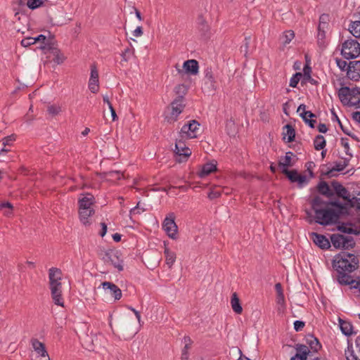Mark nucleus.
Returning <instances> with one entry per match:
<instances>
[{"instance_id":"f257e3e1","label":"nucleus","mask_w":360,"mask_h":360,"mask_svg":"<svg viewBox=\"0 0 360 360\" xmlns=\"http://www.w3.org/2000/svg\"><path fill=\"white\" fill-rule=\"evenodd\" d=\"M359 260L352 253L342 251L337 254L332 261L333 268L337 272V281L342 285H350L360 292V280L356 281L349 275L359 268Z\"/></svg>"},{"instance_id":"f03ea898","label":"nucleus","mask_w":360,"mask_h":360,"mask_svg":"<svg viewBox=\"0 0 360 360\" xmlns=\"http://www.w3.org/2000/svg\"><path fill=\"white\" fill-rule=\"evenodd\" d=\"M330 206L333 208H328L321 211L323 214L324 226L337 224L340 217L349 214V209L351 208L347 202H342L338 199L330 200Z\"/></svg>"},{"instance_id":"7ed1b4c3","label":"nucleus","mask_w":360,"mask_h":360,"mask_svg":"<svg viewBox=\"0 0 360 360\" xmlns=\"http://www.w3.org/2000/svg\"><path fill=\"white\" fill-rule=\"evenodd\" d=\"M318 192L330 200H333V197L335 195L338 198L348 199L349 191L345 188L340 182L336 180H333L330 182V186L324 181H321L316 186Z\"/></svg>"},{"instance_id":"20e7f679","label":"nucleus","mask_w":360,"mask_h":360,"mask_svg":"<svg viewBox=\"0 0 360 360\" xmlns=\"http://www.w3.org/2000/svg\"><path fill=\"white\" fill-rule=\"evenodd\" d=\"M62 271L57 267L49 270V288L51 297L56 305L63 307L64 302L62 296Z\"/></svg>"},{"instance_id":"39448f33","label":"nucleus","mask_w":360,"mask_h":360,"mask_svg":"<svg viewBox=\"0 0 360 360\" xmlns=\"http://www.w3.org/2000/svg\"><path fill=\"white\" fill-rule=\"evenodd\" d=\"M218 89V73L212 66H207L203 70L202 90L204 93L214 94Z\"/></svg>"},{"instance_id":"423d86ee","label":"nucleus","mask_w":360,"mask_h":360,"mask_svg":"<svg viewBox=\"0 0 360 360\" xmlns=\"http://www.w3.org/2000/svg\"><path fill=\"white\" fill-rule=\"evenodd\" d=\"M121 255L120 251L112 249L104 250L100 253L103 262L113 266L118 271H122L124 269L123 260L121 258Z\"/></svg>"},{"instance_id":"0eeeda50","label":"nucleus","mask_w":360,"mask_h":360,"mask_svg":"<svg viewBox=\"0 0 360 360\" xmlns=\"http://www.w3.org/2000/svg\"><path fill=\"white\" fill-rule=\"evenodd\" d=\"M341 55L346 59H354L360 55V44L353 39L346 40L342 45Z\"/></svg>"},{"instance_id":"6e6552de","label":"nucleus","mask_w":360,"mask_h":360,"mask_svg":"<svg viewBox=\"0 0 360 360\" xmlns=\"http://www.w3.org/2000/svg\"><path fill=\"white\" fill-rule=\"evenodd\" d=\"M329 202H330V200H328V201L323 200L319 195H316L311 200V208L313 209V210L315 212V218H316L315 221L317 224L324 226V224H323L324 221L323 219V212H321V211L326 210L328 208H319V207L322 206V205L330 206V204H328Z\"/></svg>"},{"instance_id":"1a4fd4ad","label":"nucleus","mask_w":360,"mask_h":360,"mask_svg":"<svg viewBox=\"0 0 360 360\" xmlns=\"http://www.w3.org/2000/svg\"><path fill=\"white\" fill-rule=\"evenodd\" d=\"M183 139L180 136V139H176L175 143L174 153L176 161L179 162H186L191 155V150L186 146Z\"/></svg>"},{"instance_id":"9d476101","label":"nucleus","mask_w":360,"mask_h":360,"mask_svg":"<svg viewBox=\"0 0 360 360\" xmlns=\"http://www.w3.org/2000/svg\"><path fill=\"white\" fill-rule=\"evenodd\" d=\"M200 124L195 120H190L181 129L180 136L181 139H194L198 136Z\"/></svg>"},{"instance_id":"9b49d317","label":"nucleus","mask_w":360,"mask_h":360,"mask_svg":"<svg viewBox=\"0 0 360 360\" xmlns=\"http://www.w3.org/2000/svg\"><path fill=\"white\" fill-rule=\"evenodd\" d=\"M175 215L173 212L169 213L164 219L162 227L167 236L172 239H176L178 227L175 223Z\"/></svg>"},{"instance_id":"f8f14e48","label":"nucleus","mask_w":360,"mask_h":360,"mask_svg":"<svg viewBox=\"0 0 360 360\" xmlns=\"http://www.w3.org/2000/svg\"><path fill=\"white\" fill-rule=\"evenodd\" d=\"M358 96L360 97V88L357 86L352 89L348 86H342L338 90V97L343 105L349 103V100H350L348 98L349 96L356 98Z\"/></svg>"},{"instance_id":"ddd939ff","label":"nucleus","mask_w":360,"mask_h":360,"mask_svg":"<svg viewBox=\"0 0 360 360\" xmlns=\"http://www.w3.org/2000/svg\"><path fill=\"white\" fill-rule=\"evenodd\" d=\"M284 174L286 176L288 179L291 183H297V186L300 188L304 187L307 185L309 182V180L307 178L306 176L300 174L296 169L292 170H285Z\"/></svg>"},{"instance_id":"4468645a","label":"nucleus","mask_w":360,"mask_h":360,"mask_svg":"<svg viewBox=\"0 0 360 360\" xmlns=\"http://www.w3.org/2000/svg\"><path fill=\"white\" fill-rule=\"evenodd\" d=\"M296 353L290 360H308L309 357L312 356L311 350L304 344H296L294 346Z\"/></svg>"},{"instance_id":"2eb2a0df","label":"nucleus","mask_w":360,"mask_h":360,"mask_svg":"<svg viewBox=\"0 0 360 360\" xmlns=\"http://www.w3.org/2000/svg\"><path fill=\"white\" fill-rule=\"evenodd\" d=\"M172 113L171 117L169 118V122H175L179 114L182 112L185 107L184 101L181 100V96H176V98L172 102Z\"/></svg>"},{"instance_id":"dca6fc26","label":"nucleus","mask_w":360,"mask_h":360,"mask_svg":"<svg viewBox=\"0 0 360 360\" xmlns=\"http://www.w3.org/2000/svg\"><path fill=\"white\" fill-rule=\"evenodd\" d=\"M99 77L97 68L95 64L91 65V75L89 81V89L93 94L98 91Z\"/></svg>"},{"instance_id":"f3484780","label":"nucleus","mask_w":360,"mask_h":360,"mask_svg":"<svg viewBox=\"0 0 360 360\" xmlns=\"http://www.w3.org/2000/svg\"><path fill=\"white\" fill-rule=\"evenodd\" d=\"M311 238L315 245L322 250H328L330 248V242L324 235L312 232Z\"/></svg>"},{"instance_id":"a211bd4d","label":"nucleus","mask_w":360,"mask_h":360,"mask_svg":"<svg viewBox=\"0 0 360 360\" xmlns=\"http://www.w3.org/2000/svg\"><path fill=\"white\" fill-rule=\"evenodd\" d=\"M82 197L78 199V205L79 210L94 209L92 206L95 202V198L91 193H87L85 195L82 194Z\"/></svg>"},{"instance_id":"6ab92c4d","label":"nucleus","mask_w":360,"mask_h":360,"mask_svg":"<svg viewBox=\"0 0 360 360\" xmlns=\"http://www.w3.org/2000/svg\"><path fill=\"white\" fill-rule=\"evenodd\" d=\"M305 341L309 345L308 347L311 350L312 356L314 353H317L322 348V345L319 339L311 333H309L305 336Z\"/></svg>"},{"instance_id":"aec40b11","label":"nucleus","mask_w":360,"mask_h":360,"mask_svg":"<svg viewBox=\"0 0 360 360\" xmlns=\"http://www.w3.org/2000/svg\"><path fill=\"white\" fill-rule=\"evenodd\" d=\"M183 70L186 74L196 75L199 72L198 62L195 59L187 60L183 64Z\"/></svg>"},{"instance_id":"412c9836","label":"nucleus","mask_w":360,"mask_h":360,"mask_svg":"<svg viewBox=\"0 0 360 360\" xmlns=\"http://www.w3.org/2000/svg\"><path fill=\"white\" fill-rule=\"evenodd\" d=\"M31 345L34 352L41 357L45 358V360H50L45 345L39 340L33 338L31 340Z\"/></svg>"},{"instance_id":"4be33fe9","label":"nucleus","mask_w":360,"mask_h":360,"mask_svg":"<svg viewBox=\"0 0 360 360\" xmlns=\"http://www.w3.org/2000/svg\"><path fill=\"white\" fill-rule=\"evenodd\" d=\"M101 285L104 290H109V293L115 298V300H118L122 297V290L113 283L104 281Z\"/></svg>"},{"instance_id":"5701e85b","label":"nucleus","mask_w":360,"mask_h":360,"mask_svg":"<svg viewBox=\"0 0 360 360\" xmlns=\"http://www.w3.org/2000/svg\"><path fill=\"white\" fill-rule=\"evenodd\" d=\"M197 28L200 33V34L203 37H207L210 33V26L203 17L202 14H199L196 20Z\"/></svg>"},{"instance_id":"b1692460","label":"nucleus","mask_w":360,"mask_h":360,"mask_svg":"<svg viewBox=\"0 0 360 360\" xmlns=\"http://www.w3.org/2000/svg\"><path fill=\"white\" fill-rule=\"evenodd\" d=\"M217 162L213 160L212 162L204 164L198 175L200 178H204L212 172L217 171Z\"/></svg>"},{"instance_id":"393cba45","label":"nucleus","mask_w":360,"mask_h":360,"mask_svg":"<svg viewBox=\"0 0 360 360\" xmlns=\"http://www.w3.org/2000/svg\"><path fill=\"white\" fill-rule=\"evenodd\" d=\"M39 48L43 51L44 54L49 55L47 58H50L51 55L52 56L53 53H57V50L58 49L53 41V39H51L49 41L45 43L44 45H41Z\"/></svg>"},{"instance_id":"a878e982","label":"nucleus","mask_w":360,"mask_h":360,"mask_svg":"<svg viewBox=\"0 0 360 360\" xmlns=\"http://www.w3.org/2000/svg\"><path fill=\"white\" fill-rule=\"evenodd\" d=\"M340 328L342 334L347 337H349L352 334H356L353 332V326L351 322L339 319Z\"/></svg>"},{"instance_id":"bb28decb","label":"nucleus","mask_w":360,"mask_h":360,"mask_svg":"<svg viewBox=\"0 0 360 360\" xmlns=\"http://www.w3.org/2000/svg\"><path fill=\"white\" fill-rule=\"evenodd\" d=\"M95 213L94 209H86V210H79V216L81 222L86 226L89 225L91 222L89 220V218L94 215Z\"/></svg>"},{"instance_id":"cd10ccee","label":"nucleus","mask_w":360,"mask_h":360,"mask_svg":"<svg viewBox=\"0 0 360 360\" xmlns=\"http://www.w3.org/2000/svg\"><path fill=\"white\" fill-rule=\"evenodd\" d=\"M295 130L291 124H287L283 127V139L285 140L287 136V142H292L295 140Z\"/></svg>"},{"instance_id":"c85d7f7f","label":"nucleus","mask_w":360,"mask_h":360,"mask_svg":"<svg viewBox=\"0 0 360 360\" xmlns=\"http://www.w3.org/2000/svg\"><path fill=\"white\" fill-rule=\"evenodd\" d=\"M164 245H165L164 255L165 257L166 264L168 266V267L169 269H171L176 261V254L174 252L171 251L166 246V242H164Z\"/></svg>"},{"instance_id":"c756f323","label":"nucleus","mask_w":360,"mask_h":360,"mask_svg":"<svg viewBox=\"0 0 360 360\" xmlns=\"http://www.w3.org/2000/svg\"><path fill=\"white\" fill-rule=\"evenodd\" d=\"M337 224H338L337 226L338 231H339L343 233L354 234V235H359L360 233L359 231H358L357 229L347 227V225L352 226V224L351 223L340 222L338 220V222Z\"/></svg>"},{"instance_id":"7c9ffc66","label":"nucleus","mask_w":360,"mask_h":360,"mask_svg":"<svg viewBox=\"0 0 360 360\" xmlns=\"http://www.w3.org/2000/svg\"><path fill=\"white\" fill-rule=\"evenodd\" d=\"M231 305L233 311L237 314H240L243 311V307L240 304V299L236 292H233L231 297Z\"/></svg>"},{"instance_id":"2f4dec72","label":"nucleus","mask_w":360,"mask_h":360,"mask_svg":"<svg viewBox=\"0 0 360 360\" xmlns=\"http://www.w3.org/2000/svg\"><path fill=\"white\" fill-rule=\"evenodd\" d=\"M330 242L335 249H342L343 248V243L345 236L339 233H333L330 236Z\"/></svg>"},{"instance_id":"473e14b6","label":"nucleus","mask_w":360,"mask_h":360,"mask_svg":"<svg viewBox=\"0 0 360 360\" xmlns=\"http://www.w3.org/2000/svg\"><path fill=\"white\" fill-rule=\"evenodd\" d=\"M306 105L304 103H302L298 106L297 112L299 113L300 117L302 119V116L309 119H316L317 117L316 115L313 113L311 111L306 110Z\"/></svg>"},{"instance_id":"72a5a7b5","label":"nucleus","mask_w":360,"mask_h":360,"mask_svg":"<svg viewBox=\"0 0 360 360\" xmlns=\"http://www.w3.org/2000/svg\"><path fill=\"white\" fill-rule=\"evenodd\" d=\"M326 146V141L323 136L317 135L314 140V146L315 150H323Z\"/></svg>"},{"instance_id":"f704fd0d","label":"nucleus","mask_w":360,"mask_h":360,"mask_svg":"<svg viewBox=\"0 0 360 360\" xmlns=\"http://www.w3.org/2000/svg\"><path fill=\"white\" fill-rule=\"evenodd\" d=\"M283 159V162H278V167L281 168V172L284 174V171L289 170L288 167H292L295 164V162H292V158L288 156H284Z\"/></svg>"},{"instance_id":"c9c22d12","label":"nucleus","mask_w":360,"mask_h":360,"mask_svg":"<svg viewBox=\"0 0 360 360\" xmlns=\"http://www.w3.org/2000/svg\"><path fill=\"white\" fill-rule=\"evenodd\" d=\"M349 31L356 38H360V20L352 22L349 27Z\"/></svg>"},{"instance_id":"e433bc0d","label":"nucleus","mask_w":360,"mask_h":360,"mask_svg":"<svg viewBox=\"0 0 360 360\" xmlns=\"http://www.w3.org/2000/svg\"><path fill=\"white\" fill-rule=\"evenodd\" d=\"M101 176L109 179L120 180L122 178L123 174L119 171H109L102 173Z\"/></svg>"},{"instance_id":"4c0bfd02","label":"nucleus","mask_w":360,"mask_h":360,"mask_svg":"<svg viewBox=\"0 0 360 360\" xmlns=\"http://www.w3.org/2000/svg\"><path fill=\"white\" fill-rule=\"evenodd\" d=\"M344 242L343 243V248L342 250H351L353 249L356 243L354 240V238L352 236H345Z\"/></svg>"},{"instance_id":"58836bf2","label":"nucleus","mask_w":360,"mask_h":360,"mask_svg":"<svg viewBox=\"0 0 360 360\" xmlns=\"http://www.w3.org/2000/svg\"><path fill=\"white\" fill-rule=\"evenodd\" d=\"M174 91L177 96H181V100L184 101V96L188 92V87L185 84H179L175 86Z\"/></svg>"},{"instance_id":"ea45409f","label":"nucleus","mask_w":360,"mask_h":360,"mask_svg":"<svg viewBox=\"0 0 360 360\" xmlns=\"http://www.w3.org/2000/svg\"><path fill=\"white\" fill-rule=\"evenodd\" d=\"M103 101L108 105V108L110 110L112 121H115L117 119V115L116 114L115 110L114 109L111 102L109 100L108 95L103 96Z\"/></svg>"},{"instance_id":"a19ab883","label":"nucleus","mask_w":360,"mask_h":360,"mask_svg":"<svg viewBox=\"0 0 360 360\" xmlns=\"http://www.w3.org/2000/svg\"><path fill=\"white\" fill-rule=\"evenodd\" d=\"M295 37V33L292 30H288L283 33V44L284 46L288 44L292 39Z\"/></svg>"},{"instance_id":"79ce46f5","label":"nucleus","mask_w":360,"mask_h":360,"mask_svg":"<svg viewBox=\"0 0 360 360\" xmlns=\"http://www.w3.org/2000/svg\"><path fill=\"white\" fill-rule=\"evenodd\" d=\"M347 76L349 79L352 81L357 82L360 79V73L354 71L352 68L349 67L347 68Z\"/></svg>"},{"instance_id":"37998d69","label":"nucleus","mask_w":360,"mask_h":360,"mask_svg":"<svg viewBox=\"0 0 360 360\" xmlns=\"http://www.w3.org/2000/svg\"><path fill=\"white\" fill-rule=\"evenodd\" d=\"M302 77V73L301 72H296L295 73L292 77L290 79V86L295 88L297 87L301 77Z\"/></svg>"},{"instance_id":"c03bdc74","label":"nucleus","mask_w":360,"mask_h":360,"mask_svg":"<svg viewBox=\"0 0 360 360\" xmlns=\"http://www.w3.org/2000/svg\"><path fill=\"white\" fill-rule=\"evenodd\" d=\"M331 115H332V120L333 122H337L339 127H340L341 130L343 131V133H347V127H345L342 122L340 121V120L339 119L338 115L336 114L335 111L334 110V109H332L331 110Z\"/></svg>"},{"instance_id":"a18cd8bd","label":"nucleus","mask_w":360,"mask_h":360,"mask_svg":"<svg viewBox=\"0 0 360 360\" xmlns=\"http://www.w3.org/2000/svg\"><path fill=\"white\" fill-rule=\"evenodd\" d=\"M134 49H131L129 47H127L124 49V51L122 53L121 56L122 58V60L124 62H127L131 57L134 55Z\"/></svg>"},{"instance_id":"49530a36","label":"nucleus","mask_w":360,"mask_h":360,"mask_svg":"<svg viewBox=\"0 0 360 360\" xmlns=\"http://www.w3.org/2000/svg\"><path fill=\"white\" fill-rule=\"evenodd\" d=\"M53 60L54 63H56L57 65H60L63 63L65 60V57L63 53H61L60 49L57 50V53H53Z\"/></svg>"},{"instance_id":"de8ad7c7","label":"nucleus","mask_w":360,"mask_h":360,"mask_svg":"<svg viewBox=\"0 0 360 360\" xmlns=\"http://www.w3.org/2000/svg\"><path fill=\"white\" fill-rule=\"evenodd\" d=\"M16 136L15 134H11L10 136H7L2 139V145L4 147L11 146L13 143L15 141Z\"/></svg>"},{"instance_id":"09e8293b","label":"nucleus","mask_w":360,"mask_h":360,"mask_svg":"<svg viewBox=\"0 0 360 360\" xmlns=\"http://www.w3.org/2000/svg\"><path fill=\"white\" fill-rule=\"evenodd\" d=\"M61 111L60 107L56 105H50L47 107V112L51 116L57 115Z\"/></svg>"},{"instance_id":"8fccbe9b","label":"nucleus","mask_w":360,"mask_h":360,"mask_svg":"<svg viewBox=\"0 0 360 360\" xmlns=\"http://www.w3.org/2000/svg\"><path fill=\"white\" fill-rule=\"evenodd\" d=\"M341 145L344 147L345 148V152L346 153V155H349L350 158H352L353 157V155L352 153H351L349 152V140L347 138H341Z\"/></svg>"},{"instance_id":"3c124183","label":"nucleus","mask_w":360,"mask_h":360,"mask_svg":"<svg viewBox=\"0 0 360 360\" xmlns=\"http://www.w3.org/2000/svg\"><path fill=\"white\" fill-rule=\"evenodd\" d=\"M344 200L346 202H347V205H349V207L353 208L355 206L356 202L360 201V198H356L355 196L352 197L351 193H349L348 199H345Z\"/></svg>"},{"instance_id":"603ef678","label":"nucleus","mask_w":360,"mask_h":360,"mask_svg":"<svg viewBox=\"0 0 360 360\" xmlns=\"http://www.w3.org/2000/svg\"><path fill=\"white\" fill-rule=\"evenodd\" d=\"M354 351L353 349L352 342H351L349 340H348V346L347 349L345 350V355L347 360H351L350 357L351 356H354Z\"/></svg>"},{"instance_id":"864d4df0","label":"nucleus","mask_w":360,"mask_h":360,"mask_svg":"<svg viewBox=\"0 0 360 360\" xmlns=\"http://www.w3.org/2000/svg\"><path fill=\"white\" fill-rule=\"evenodd\" d=\"M336 64L338 67L342 70L345 71L347 70V68H348L349 63H347V61L343 60L340 58H336Z\"/></svg>"},{"instance_id":"5fc2aeb1","label":"nucleus","mask_w":360,"mask_h":360,"mask_svg":"<svg viewBox=\"0 0 360 360\" xmlns=\"http://www.w3.org/2000/svg\"><path fill=\"white\" fill-rule=\"evenodd\" d=\"M250 41V37H245L244 39V44L240 46L241 52H244L246 55L248 52L249 44Z\"/></svg>"},{"instance_id":"6e6d98bb","label":"nucleus","mask_w":360,"mask_h":360,"mask_svg":"<svg viewBox=\"0 0 360 360\" xmlns=\"http://www.w3.org/2000/svg\"><path fill=\"white\" fill-rule=\"evenodd\" d=\"M294 329L296 332H299V331H301L304 326H305V322L303 321H300V320H296L294 321Z\"/></svg>"},{"instance_id":"4d7b16f0","label":"nucleus","mask_w":360,"mask_h":360,"mask_svg":"<svg viewBox=\"0 0 360 360\" xmlns=\"http://www.w3.org/2000/svg\"><path fill=\"white\" fill-rule=\"evenodd\" d=\"M33 41L34 42V44H36L37 42H41L42 44L41 45H44L45 43H46L51 39H47L46 37L44 34H39L36 37H33Z\"/></svg>"},{"instance_id":"13d9d810","label":"nucleus","mask_w":360,"mask_h":360,"mask_svg":"<svg viewBox=\"0 0 360 360\" xmlns=\"http://www.w3.org/2000/svg\"><path fill=\"white\" fill-rule=\"evenodd\" d=\"M305 167H307V170L309 172V175L310 178L314 177V174L313 172V168L315 167V163L314 162H307L305 164Z\"/></svg>"},{"instance_id":"bf43d9fd","label":"nucleus","mask_w":360,"mask_h":360,"mask_svg":"<svg viewBox=\"0 0 360 360\" xmlns=\"http://www.w3.org/2000/svg\"><path fill=\"white\" fill-rule=\"evenodd\" d=\"M348 67L352 68L354 71L360 73V60H354L349 62Z\"/></svg>"},{"instance_id":"052dcab7","label":"nucleus","mask_w":360,"mask_h":360,"mask_svg":"<svg viewBox=\"0 0 360 360\" xmlns=\"http://www.w3.org/2000/svg\"><path fill=\"white\" fill-rule=\"evenodd\" d=\"M327 28V27H321V25H319L318 26V41L323 40L326 37V32L325 29Z\"/></svg>"},{"instance_id":"680f3d73","label":"nucleus","mask_w":360,"mask_h":360,"mask_svg":"<svg viewBox=\"0 0 360 360\" xmlns=\"http://www.w3.org/2000/svg\"><path fill=\"white\" fill-rule=\"evenodd\" d=\"M33 40H34L33 37H26L21 41L20 44L24 47H28L32 44H34V42L33 41Z\"/></svg>"},{"instance_id":"e2e57ef3","label":"nucleus","mask_w":360,"mask_h":360,"mask_svg":"<svg viewBox=\"0 0 360 360\" xmlns=\"http://www.w3.org/2000/svg\"><path fill=\"white\" fill-rule=\"evenodd\" d=\"M328 20V15L327 14H322L319 18V24L321 27H328V24L327 21Z\"/></svg>"},{"instance_id":"0e129e2a","label":"nucleus","mask_w":360,"mask_h":360,"mask_svg":"<svg viewBox=\"0 0 360 360\" xmlns=\"http://www.w3.org/2000/svg\"><path fill=\"white\" fill-rule=\"evenodd\" d=\"M302 120L310 128L314 129L315 127V124L316 123V120L315 119H309L302 116Z\"/></svg>"},{"instance_id":"69168bd1","label":"nucleus","mask_w":360,"mask_h":360,"mask_svg":"<svg viewBox=\"0 0 360 360\" xmlns=\"http://www.w3.org/2000/svg\"><path fill=\"white\" fill-rule=\"evenodd\" d=\"M220 195H221L220 191L212 190L208 193L207 197L210 200H213V199L218 198L219 197H220Z\"/></svg>"},{"instance_id":"338daca9","label":"nucleus","mask_w":360,"mask_h":360,"mask_svg":"<svg viewBox=\"0 0 360 360\" xmlns=\"http://www.w3.org/2000/svg\"><path fill=\"white\" fill-rule=\"evenodd\" d=\"M276 303L281 307H285V301L284 293L276 295Z\"/></svg>"},{"instance_id":"774afa93","label":"nucleus","mask_w":360,"mask_h":360,"mask_svg":"<svg viewBox=\"0 0 360 360\" xmlns=\"http://www.w3.org/2000/svg\"><path fill=\"white\" fill-rule=\"evenodd\" d=\"M308 56H305L306 59V64L304 65L303 68V74H311V68L309 65L310 60H308Z\"/></svg>"}]
</instances>
